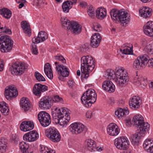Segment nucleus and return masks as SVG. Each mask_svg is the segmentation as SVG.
Returning a JSON list of instances; mask_svg holds the SVG:
<instances>
[{"instance_id":"f257e3e1","label":"nucleus","mask_w":153,"mask_h":153,"mask_svg":"<svg viewBox=\"0 0 153 153\" xmlns=\"http://www.w3.org/2000/svg\"><path fill=\"white\" fill-rule=\"evenodd\" d=\"M95 62L93 57L88 55L83 56L81 59V68L82 76L88 78L89 74L95 67Z\"/></svg>"},{"instance_id":"f03ea898","label":"nucleus","mask_w":153,"mask_h":153,"mask_svg":"<svg viewBox=\"0 0 153 153\" xmlns=\"http://www.w3.org/2000/svg\"><path fill=\"white\" fill-rule=\"evenodd\" d=\"M110 14L112 19L116 22H120L122 26L126 25L129 21L128 14L123 10L112 9L110 11Z\"/></svg>"},{"instance_id":"7ed1b4c3","label":"nucleus","mask_w":153,"mask_h":153,"mask_svg":"<svg viewBox=\"0 0 153 153\" xmlns=\"http://www.w3.org/2000/svg\"><path fill=\"white\" fill-rule=\"evenodd\" d=\"M97 96L96 93L94 89H89L83 94L81 100L85 107H89L92 104L95 102Z\"/></svg>"},{"instance_id":"20e7f679","label":"nucleus","mask_w":153,"mask_h":153,"mask_svg":"<svg viewBox=\"0 0 153 153\" xmlns=\"http://www.w3.org/2000/svg\"><path fill=\"white\" fill-rule=\"evenodd\" d=\"M132 122L136 127H137L140 133L148 131L150 128V125L147 122H144V117L142 115H134Z\"/></svg>"},{"instance_id":"39448f33","label":"nucleus","mask_w":153,"mask_h":153,"mask_svg":"<svg viewBox=\"0 0 153 153\" xmlns=\"http://www.w3.org/2000/svg\"><path fill=\"white\" fill-rule=\"evenodd\" d=\"M114 74L116 76L115 82L119 86H123L128 80V74L123 67L117 68Z\"/></svg>"},{"instance_id":"423d86ee","label":"nucleus","mask_w":153,"mask_h":153,"mask_svg":"<svg viewBox=\"0 0 153 153\" xmlns=\"http://www.w3.org/2000/svg\"><path fill=\"white\" fill-rule=\"evenodd\" d=\"M13 44V41L9 36H1L0 38V51L3 53L10 52L12 48Z\"/></svg>"},{"instance_id":"0eeeda50","label":"nucleus","mask_w":153,"mask_h":153,"mask_svg":"<svg viewBox=\"0 0 153 153\" xmlns=\"http://www.w3.org/2000/svg\"><path fill=\"white\" fill-rule=\"evenodd\" d=\"M45 134L46 136L53 142H58L61 139L60 134L57 129L53 127L46 129Z\"/></svg>"},{"instance_id":"6e6552de","label":"nucleus","mask_w":153,"mask_h":153,"mask_svg":"<svg viewBox=\"0 0 153 153\" xmlns=\"http://www.w3.org/2000/svg\"><path fill=\"white\" fill-rule=\"evenodd\" d=\"M27 68V65L25 63H15L10 68V70L14 75H20L24 73Z\"/></svg>"},{"instance_id":"1a4fd4ad","label":"nucleus","mask_w":153,"mask_h":153,"mask_svg":"<svg viewBox=\"0 0 153 153\" xmlns=\"http://www.w3.org/2000/svg\"><path fill=\"white\" fill-rule=\"evenodd\" d=\"M149 59V56L146 54H144L137 57L133 62V68L139 69L146 65H148Z\"/></svg>"},{"instance_id":"9d476101","label":"nucleus","mask_w":153,"mask_h":153,"mask_svg":"<svg viewBox=\"0 0 153 153\" xmlns=\"http://www.w3.org/2000/svg\"><path fill=\"white\" fill-rule=\"evenodd\" d=\"M114 144L117 149L123 150H126L129 145L127 138L123 136L116 138L115 140Z\"/></svg>"},{"instance_id":"9b49d317","label":"nucleus","mask_w":153,"mask_h":153,"mask_svg":"<svg viewBox=\"0 0 153 153\" xmlns=\"http://www.w3.org/2000/svg\"><path fill=\"white\" fill-rule=\"evenodd\" d=\"M85 127L79 123H74L70 125L69 130L73 134H78L82 133L85 129Z\"/></svg>"},{"instance_id":"f8f14e48","label":"nucleus","mask_w":153,"mask_h":153,"mask_svg":"<svg viewBox=\"0 0 153 153\" xmlns=\"http://www.w3.org/2000/svg\"><path fill=\"white\" fill-rule=\"evenodd\" d=\"M53 118L56 123L63 127H66L70 120V115H53Z\"/></svg>"},{"instance_id":"ddd939ff","label":"nucleus","mask_w":153,"mask_h":153,"mask_svg":"<svg viewBox=\"0 0 153 153\" xmlns=\"http://www.w3.org/2000/svg\"><path fill=\"white\" fill-rule=\"evenodd\" d=\"M58 74L60 75L58 78L60 80H63L64 77H67L69 74L68 68L63 65H59L56 67Z\"/></svg>"},{"instance_id":"4468645a","label":"nucleus","mask_w":153,"mask_h":153,"mask_svg":"<svg viewBox=\"0 0 153 153\" xmlns=\"http://www.w3.org/2000/svg\"><path fill=\"white\" fill-rule=\"evenodd\" d=\"M51 98L48 96L42 97L39 102V106L42 109H48L51 108Z\"/></svg>"},{"instance_id":"2eb2a0df","label":"nucleus","mask_w":153,"mask_h":153,"mask_svg":"<svg viewBox=\"0 0 153 153\" xmlns=\"http://www.w3.org/2000/svg\"><path fill=\"white\" fill-rule=\"evenodd\" d=\"M67 29L68 31L75 35L79 34L82 31L81 26L76 22H72L70 24V25L68 26Z\"/></svg>"},{"instance_id":"dca6fc26","label":"nucleus","mask_w":153,"mask_h":153,"mask_svg":"<svg viewBox=\"0 0 153 153\" xmlns=\"http://www.w3.org/2000/svg\"><path fill=\"white\" fill-rule=\"evenodd\" d=\"M5 96L6 98L9 100L12 97L17 96L18 92L16 87L13 86H9L5 90Z\"/></svg>"},{"instance_id":"f3484780","label":"nucleus","mask_w":153,"mask_h":153,"mask_svg":"<svg viewBox=\"0 0 153 153\" xmlns=\"http://www.w3.org/2000/svg\"><path fill=\"white\" fill-rule=\"evenodd\" d=\"M120 129L115 123H112L107 126V132L108 134L111 136H115L118 134Z\"/></svg>"},{"instance_id":"a211bd4d","label":"nucleus","mask_w":153,"mask_h":153,"mask_svg":"<svg viewBox=\"0 0 153 153\" xmlns=\"http://www.w3.org/2000/svg\"><path fill=\"white\" fill-rule=\"evenodd\" d=\"M141 100L138 96H133L130 99L129 102L130 107L132 109L137 110L140 107Z\"/></svg>"},{"instance_id":"6ab92c4d","label":"nucleus","mask_w":153,"mask_h":153,"mask_svg":"<svg viewBox=\"0 0 153 153\" xmlns=\"http://www.w3.org/2000/svg\"><path fill=\"white\" fill-rule=\"evenodd\" d=\"M48 90V87L47 86L40 83H37L35 85L33 88V92L35 95L40 96L42 92Z\"/></svg>"},{"instance_id":"aec40b11","label":"nucleus","mask_w":153,"mask_h":153,"mask_svg":"<svg viewBox=\"0 0 153 153\" xmlns=\"http://www.w3.org/2000/svg\"><path fill=\"white\" fill-rule=\"evenodd\" d=\"M39 136V134L37 131L33 130L25 134L23 136V138L24 140L30 142L36 140Z\"/></svg>"},{"instance_id":"412c9836","label":"nucleus","mask_w":153,"mask_h":153,"mask_svg":"<svg viewBox=\"0 0 153 153\" xmlns=\"http://www.w3.org/2000/svg\"><path fill=\"white\" fill-rule=\"evenodd\" d=\"M38 119L41 125L44 127L48 126L51 122L50 115H38Z\"/></svg>"},{"instance_id":"4be33fe9","label":"nucleus","mask_w":153,"mask_h":153,"mask_svg":"<svg viewBox=\"0 0 153 153\" xmlns=\"http://www.w3.org/2000/svg\"><path fill=\"white\" fill-rule=\"evenodd\" d=\"M102 87V89L107 92L111 93L115 91V86L113 83L109 80H105L103 82Z\"/></svg>"},{"instance_id":"5701e85b","label":"nucleus","mask_w":153,"mask_h":153,"mask_svg":"<svg viewBox=\"0 0 153 153\" xmlns=\"http://www.w3.org/2000/svg\"><path fill=\"white\" fill-rule=\"evenodd\" d=\"M143 32L147 35L153 37V22L149 21L143 27Z\"/></svg>"},{"instance_id":"b1692460","label":"nucleus","mask_w":153,"mask_h":153,"mask_svg":"<svg viewBox=\"0 0 153 153\" xmlns=\"http://www.w3.org/2000/svg\"><path fill=\"white\" fill-rule=\"evenodd\" d=\"M101 40V37L98 33H95L91 37L90 45L94 48H95L99 46Z\"/></svg>"},{"instance_id":"393cba45","label":"nucleus","mask_w":153,"mask_h":153,"mask_svg":"<svg viewBox=\"0 0 153 153\" xmlns=\"http://www.w3.org/2000/svg\"><path fill=\"white\" fill-rule=\"evenodd\" d=\"M34 124L32 122L25 121L22 122L20 126L21 130L24 131H30L33 128Z\"/></svg>"},{"instance_id":"a878e982","label":"nucleus","mask_w":153,"mask_h":153,"mask_svg":"<svg viewBox=\"0 0 153 153\" xmlns=\"http://www.w3.org/2000/svg\"><path fill=\"white\" fill-rule=\"evenodd\" d=\"M48 35L45 31L40 32L38 35L37 37H34L32 39V42L38 43L41 42H42L48 38Z\"/></svg>"},{"instance_id":"bb28decb","label":"nucleus","mask_w":153,"mask_h":153,"mask_svg":"<svg viewBox=\"0 0 153 153\" xmlns=\"http://www.w3.org/2000/svg\"><path fill=\"white\" fill-rule=\"evenodd\" d=\"M134 82L138 86L143 87L146 85V78L141 76H138L137 75L134 79Z\"/></svg>"},{"instance_id":"cd10ccee","label":"nucleus","mask_w":153,"mask_h":153,"mask_svg":"<svg viewBox=\"0 0 153 153\" xmlns=\"http://www.w3.org/2000/svg\"><path fill=\"white\" fill-rule=\"evenodd\" d=\"M21 106L25 112H26L32 107L31 102L27 98H22L21 100Z\"/></svg>"},{"instance_id":"c85d7f7f","label":"nucleus","mask_w":153,"mask_h":153,"mask_svg":"<svg viewBox=\"0 0 153 153\" xmlns=\"http://www.w3.org/2000/svg\"><path fill=\"white\" fill-rule=\"evenodd\" d=\"M143 146L148 152L153 153V139H148L144 142Z\"/></svg>"},{"instance_id":"c756f323","label":"nucleus","mask_w":153,"mask_h":153,"mask_svg":"<svg viewBox=\"0 0 153 153\" xmlns=\"http://www.w3.org/2000/svg\"><path fill=\"white\" fill-rule=\"evenodd\" d=\"M85 145L88 149L90 151L92 152L96 150V142L91 139H88L85 141Z\"/></svg>"},{"instance_id":"7c9ffc66","label":"nucleus","mask_w":153,"mask_h":153,"mask_svg":"<svg viewBox=\"0 0 153 153\" xmlns=\"http://www.w3.org/2000/svg\"><path fill=\"white\" fill-rule=\"evenodd\" d=\"M44 71L45 74L49 78L51 79L53 78L52 71L51 66L49 63H47L45 64L44 66Z\"/></svg>"},{"instance_id":"2f4dec72","label":"nucleus","mask_w":153,"mask_h":153,"mask_svg":"<svg viewBox=\"0 0 153 153\" xmlns=\"http://www.w3.org/2000/svg\"><path fill=\"white\" fill-rule=\"evenodd\" d=\"M139 12L141 16L145 18L150 17L152 15L151 10L149 8L146 7L140 10Z\"/></svg>"},{"instance_id":"473e14b6","label":"nucleus","mask_w":153,"mask_h":153,"mask_svg":"<svg viewBox=\"0 0 153 153\" xmlns=\"http://www.w3.org/2000/svg\"><path fill=\"white\" fill-rule=\"evenodd\" d=\"M21 26L24 33L28 34L29 36L31 34V29L29 23L26 21H22Z\"/></svg>"},{"instance_id":"72a5a7b5","label":"nucleus","mask_w":153,"mask_h":153,"mask_svg":"<svg viewBox=\"0 0 153 153\" xmlns=\"http://www.w3.org/2000/svg\"><path fill=\"white\" fill-rule=\"evenodd\" d=\"M106 15V10L102 7L98 8L96 10V16L97 18L100 19H103Z\"/></svg>"},{"instance_id":"f704fd0d","label":"nucleus","mask_w":153,"mask_h":153,"mask_svg":"<svg viewBox=\"0 0 153 153\" xmlns=\"http://www.w3.org/2000/svg\"><path fill=\"white\" fill-rule=\"evenodd\" d=\"M39 151L41 153H55L54 150L45 146L40 145Z\"/></svg>"},{"instance_id":"c9c22d12","label":"nucleus","mask_w":153,"mask_h":153,"mask_svg":"<svg viewBox=\"0 0 153 153\" xmlns=\"http://www.w3.org/2000/svg\"><path fill=\"white\" fill-rule=\"evenodd\" d=\"M0 13L7 19L10 18L12 15V12L8 9L5 8H4L1 10Z\"/></svg>"},{"instance_id":"e433bc0d","label":"nucleus","mask_w":153,"mask_h":153,"mask_svg":"<svg viewBox=\"0 0 153 153\" xmlns=\"http://www.w3.org/2000/svg\"><path fill=\"white\" fill-rule=\"evenodd\" d=\"M7 142L6 140L4 138L0 139V152L4 153L6 150Z\"/></svg>"},{"instance_id":"4c0bfd02","label":"nucleus","mask_w":153,"mask_h":153,"mask_svg":"<svg viewBox=\"0 0 153 153\" xmlns=\"http://www.w3.org/2000/svg\"><path fill=\"white\" fill-rule=\"evenodd\" d=\"M146 132H144L143 133H140V131H139L137 129V134H135L133 135L132 136L131 139L132 141L134 142V143H136L138 141V140H139L141 137L143 136Z\"/></svg>"},{"instance_id":"58836bf2","label":"nucleus","mask_w":153,"mask_h":153,"mask_svg":"<svg viewBox=\"0 0 153 153\" xmlns=\"http://www.w3.org/2000/svg\"><path fill=\"white\" fill-rule=\"evenodd\" d=\"M129 113V110L127 108L123 109L119 108H118L115 111V115H127Z\"/></svg>"},{"instance_id":"ea45409f","label":"nucleus","mask_w":153,"mask_h":153,"mask_svg":"<svg viewBox=\"0 0 153 153\" xmlns=\"http://www.w3.org/2000/svg\"><path fill=\"white\" fill-rule=\"evenodd\" d=\"M5 105L6 103L4 102H0V111L2 114L6 112V115H8L9 109Z\"/></svg>"},{"instance_id":"a19ab883","label":"nucleus","mask_w":153,"mask_h":153,"mask_svg":"<svg viewBox=\"0 0 153 153\" xmlns=\"http://www.w3.org/2000/svg\"><path fill=\"white\" fill-rule=\"evenodd\" d=\"M62 7L63 11L66 13L69 12V10L71 8L72 6L70 5L68 1H66L62 4Z\"/></svg>"},{"instance_id":"79ce46f5","label":"nucleus","mask_w":153,"mask_h":153,"mask_svg":"<svg viewBox=\"0 0 153 153\" xmlns=\"http://www.w3.org/2000/svg\"><path fill=\"white\" fill-rule=\"evenodd\" d=\"M62 27L65 29H67L68 26L70 25V24L72 22H70L66 18H62L61 19Z\"/></svg>"},{"instance_id":"37998d69","label":"nucleus","mask_w":153,"mask_h":153,"mask_svg":"<svg viewBox=\"0 0 153 153\" xmlns=\"http://www.w3.org/2000/svg\"><path fill=\"white\" fill-rule=\"evenodd\" d=\"M19 147L21 151L24 152L27 150L29 146L25 142H22L19 143Z\"/></svg>"},{"instance_id":"c03bdc74","label":"nucleus","mask_w":153,"mask_h":153,"mask_svg":"<svg viewBox=\"0 0 153 153\" xmlns=\"http://www.w3.org/2000/svg\"><path fill=\"white\" fill-rule=\"evenodd\" d=\"M34 75L36 80L39 81L43 82L45 81V78L38 72H35Z\"/></svg>"},{"instance_id":"a18cd8bd","label":"nucleus","mask_w":153,"mask_h":153,"mask_svg":"<svg viewBox=\"0 0 153 153\" xmlns=\"http://www.w3.org/2000/svg\"><path fill=\"white\" fill-rule=\"evenodd\" d=\"M89 16L93 18L94 16L95 11L94 8L92 7H90L88 11Z\"/></svg>"},{"instance_id":"49530a36","label":"nucleus","mask_w":153,"mask_h":153,"mask_svg":"<svg viewBox=\"0 0 153 153\" xmlns=\"http://www.w3.org/2000/svg\"><path fill=\"white\" fill-rule=\"evenodd\" d=\"M35 43L33 42L31 46V50L33 54L37 55L38 53V52L37 46L35 44Z\"/></svg>"},{"instance_id":"de8ad7c7","label":"nucleus","mask_w":153,"mask_h":153,"mask_svg":"<svg viewBox=\"0 0 153 153\" xmlns=\"http://www.w3.org/2000/svg\"><path fill=\"white\" fill-rule=\"evenodd\" d=\"M133 51L132 49L128 47H125L123 50L122 52L126 54H131Z\"/></svg>"},{"instance_id":"09e8293b","label":"nucleus","mask_w":153,"mask_h":153,"mask_svg":"<svg viewBox=\"0 0 153 153\" xmlns=\"http://www.w3.org/2000/svg\"><path fill=\"white\" fill-rule=\"evenodd\" d=\"M61 115H68L71 114V111L69 109L66 108H62Z\"/></svg>"},{"instance_id":"8fccbe9b","label":"nucleus","mask_w":153,"mask_h":153,"mask_svg":"<svg viewBox=\"0 0 153 153\" xmlns=\"http://www.w3.org/2000/svg\"><path fill=\"white\" fill-rule=\"evenodd\" d=\"M33 2L35 3L36 5L39 7H42L44 3L43 0H33Z\"/></svg>"},{"instance_id":"3c124183","label":"nucleus","mask_w":153,"mask_h":153,"mask_svg":"<svg viewBox=\"0 0 153 153\" xmlns=\"http://www.w3.org/2000/svg\"><path fill=\"white\" fill-rule=\"evenodd\" d=\"M92 28L94 30L98 32H100L102 30V28L100 25L96 24L94 25Z\"/></svg>"},{"instance_id":"603ef678","label":"nucleus","mask_w":153,"mask_h":153,"mask_svg":"<svg viewBox=\"0 0 153 153\" xmlns=\"http://www.w3.org/2000/svg\"><path fill=\"white\" fill-rule=\"evenodd\" d=\"M152 45H147L145 48L146 51L150 54H152Z\"/></svg>"},{"instance_id":"864d4df0","label":"nucleus","mask_w":153,"mask_h":153,"mask_svg":"<svg viewBox=\"0 0 153 153\" xmlns=\"http://www.w3.org/2000/svg\"><path fill=\"white\" fill-rule=\"evenodd\" d=\"M81 50L84 52H86L89 49L88 45L85 43L83 45L82 47L81 48Z\"/></svg>"},{"instance_id":"5fc2aeb1","label":"nucleus","mask_w":153,"mask_h":153,"mask_svg":"<svg viewBox=\"0 0 153 153\" xmlns=\"http://www.w3.org/2000/svg\"><path fill=\"white\" fill-rule=\"evenodd\" d=\"M55 58L56 59H58L59 61H62L63 63H66V60L62 56H55Z\"/></svg>"},{"instance_id":"6e6d98bb","label":"nucleus","mask_w":153,"mask_h":153,"mask_svg":"<svg viewBox=\"0 0 153 153\" xmlns=\"http://www.w3.org/2000/svg\"><path fill=\"white\" fill-rule=\"evenodd\" d=\"M74 83L73 80L72 79H70L68 82V84L70 88H72L74 85Z\"/></svg>"},{"instance_id":"4d7b16f0","label":"nucleus","mask_w":153,"mask_h":153,"mask_svg":"<svg viewBox=\"0 0 153 153\" xmlns=\"http://www.w3.org/2000/svg\"><path fill=\"white\" fill-rule=\"evenodd\" d=\"M54 111L55 112L53 113H52V115H53L54 114H55V115H56V114H61V111L60 109H58L56 108L54 110Z\"/></svg>"},{"instance_id":"13d9d810","label":"nucleus","mask_w":153,"mask_h":153,"mask_svg":"<svg viewBox=\"0 0 153 153\" xmlns=\"http://www.w3.org/2000/svg\"><path fill=\"white\" fill-rule=\"evenodd\" d=\"M113 73L114 72L113 71H110L109 72H107V75L108 76V79H111L114 75Z\"/></svg>"},{"instance_id":"bf43d9fd","label":"nucleus","mask_w":153,"mask_h":153,"mask_svg":"<svg viewBox=\"0 0 153 153\" xmlns=\"http://www.w3.org/2000/svg\"><path fill=\"white\" fill-rule=\"evenodd\" d=\"M126 120V125L128 126H131V119L130 118H128Z\"/></svg>"},{"instance_id":"052dcab7","label":"nucleus","mask_w":153,"mask_h":153,"mask_svg":"<svg viewBox=\"0 0 153 153\" xmlns=\"http://www.w3.org/2000/svg\"><path fill=\"white\" fill-rule=\"evenodd\" d=\"M148 66L153 67V58H152L151 59H148Z\"/></svg>"},{"instance_id":"680f3d73","label":"nucleus","mask_w":153,"mask_h":153,"mask_svg":"<svg viewBox=\"0 0 153 153\" xmlns=\"http://www.w3.org/2000/svg\"><path fill=\"white\" fill-rule=\"evenodd\" d=\"M4 66V62L3 60H0V71L3 70Z\"/></svg>"},{"instance_id":"e2e57ef3","label":"nucleus","mask_w":153,"mask_h":153,"mask_svg":"<svg viewBox=\"0 0 153 153\" xmlns=\"http://www.w3.org/2000/svg\"><path fill=\"white\" fill-rule=\"evenodd\" d=\"M67 1L70 5L72 6L73 4H75L76 3L77 0H70Z\"/></svg>"},{"instance_id":"0e129e2a","label":"nucleus","mask_w":153,"mask_h":153,"mask_svg":"<svg viewBox=\"0 0 153 153\" xmlns=\"http://www.w3.org/2000/svg\"><path fill=\"white\" fill-rule=\"evenodd\" d=\"M54 99L56 100L55 101L57 102L61 101L62 100V98H60L59 96L58 95L55 96L54 97Z\"/></svg>"},{"instance_id":"69168bd1","label":"nucleus","mask_w":153,"mask_h":153,"mask_svg":"<svg viewBox=\"0 0 153 153\" xmlns=\"http://www.w3.org/2000/svg\"><path fill=\"white\" fill-rule=\"evenodd\" d=\"M3 32L6 33L10 34L11 33V31L10 29H6L4 30Z\"/></svg>"},{"instance_id":"338daca9","label":"nucleus","mask_w":153,"mask_h":153,"mask_svg":"<svg viewBox=\"0 0 153 153\" xmlns=\"http://www.w3.org/2000/svg\"><path fill=\"white\" fill-rule=\"evenodd\" d=\"M49 115V114L45 111L40 112L38 115Z\"/></svg>"},{"instance_id":"774afa93","label":"nucleus","mask_w":153,"mask_h":153,"mask_svg":"<svg viewBox=\"0 0 153 153\" xmlns=\"http://www.w3.org/2000/svg\"><path fill=\"white\" fill-rule=\"evenodd\" d=\"M103 149V147L101 146H98L97 147H96V150L99 152H101Z\"/></svg>"}]
</instances>
